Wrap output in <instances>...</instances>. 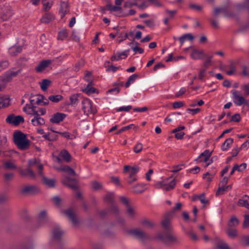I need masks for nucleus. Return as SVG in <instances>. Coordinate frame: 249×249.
I'll use <instances>...</instances> for the list:
<instances>
[{
  "instance_id": "f257e3e1",
  "label": "nucleus",
  "mask_w": 249,
  "mask_h": 249,
  "mask_svg": "<svg viewBox=\"0 0 249 249\" xmlns=\"http://www.w3.org/2000/svg\"><path fill=\"white\" fill-rule=\"evenodd\" d=\"M14 142L18 148L21 150L29 149L31 142L27 138L26 135L21 131H17L14 134Z\"/></svg>"
},
{
  "instance_id": "f03ea898",
  "label": "nucleus",
  "mask_w": 249,
  "mask_h": 249,
  "mask_svg": "<svg viewBox=\"0 0 249 249\" xmlns=\"http://www.w3.org/2000/svg\"><path fill=\"white\" fill-rule=\"evenodd\" d=\"M182 208V204L180 202L177 203L176 206L169 212L165 214L164 219L161 222L163 227L166 230H170V220L174 216L176 211H179Z\"/></svg>"
},
{
  "instance_id": "7ed1b4c3",
  "label": "nucleus",
  "mask_w": 249,
  "mask_h": 249,
  "mask_svg": "<svg viewBox=\"0 0 249 249\" xmlns=\"http://www.w3.org/2000/svg\"><path fill=\"white\" fill-rule=\"evenodd\" d=\"M157 238L168 246L173 244H178L179 242V239L177 237L169 232L160 233L158 235Z\"/></svg>"
},
{
  "instance_id": "20e7f679",
  "label": "nucleus",
  "mask_w": 249,
  "mask_h": 249,
  "mask_svg": "<svg viewBox=\"0 0 249 249\" xmlns=\"http://www.w3.org/2000/svg\"><path fill=\"white\" fill-rule=\"evenodd\" d=\"M82 109L84 114L89 115V114H94L96 113V109L92 106L91 101L88 99H84L82 102Z\"/></svg>"
},
{
  "instance_id": "39448f33",
  "label": "nucleus",
  "mask_w": 249,
  "mask_h": 249,
  "mask_svg": "<svg viewBox=\"0 0 249 249\" xmlns=\"http://www.w3.org/2000/svg\"><path fill=\"white\" fill-rule=\"evenodd\" d=\"M52 238L54 241L57 242L59 244H62V236L64 231L62 230L60 227L57 225H54V229L52 230Z\"/></svg>"
},
{
  "instance_id": "423d86ee",
  "label": "nucleus",
  "mask_w": 249,
  "mask_h": 249,
  "mask_svg": "<svg viewBox=\"0 0 249 249\" xmlns=\"http://www.w3.org/2000/svg\"><path fill=\"white\" fill-rule=\"evenodd\" d=\"M128 233L134 237L142 241L149 238V236L144 231L139 228L130 230Z\"/></svg>"
},
{
  "instance_id": "0eeeda50",
  "label": "nucleus",
  "mask_w": 249,
  "mask_h": 249,
  "mask_svg": "<svg viewBox=\"0 0 249 249\" xmlns=\"http://www.w3.org/2000/svg\"><path fill=\"white\" fill-rule=\"evenodd\" d=\"M169 179V178H167L166 180L159 182L156 184V187L159 188H162L166 191L173 189L176 184L175 179H173L168 182Z\"/></svg>"
},
{
  "instance_id": "6e6552de",
  "label": "nucleus",
  "mask_w": 249,
  "mask_h": 249,
  "mask_svg": "<svg viewBox=\"0 0 249 249\" xmlns=\"http://www.w3.org/2000/svg\"><path fill=\"white\" fill-rule=\"evenodd\" d=\"M5 121L8 124L18 126L20 123L24 122V119L21 115L15 116L14 114H11L7 116Z\"/></svg>"
},
{
  "instance_id": "1a4fd4ad",
  "label": "nucleus",
  "mask_w": 249,
  "mask_h": 249,
  "mask_svg": "<svg viewBox=\"0 0 249 249\" xmlns=\"http://www.w3.org/2000/svg\"><path fill=\"white\" fill-rule=\"evenodd\" d=\"M39 188L35 185H27L23 187L20 193L23 195H34L39 193Z\"/></svg>"
},
{
  "instance_id": "9d476101",
  "label": "nucleus",
  "mask_w": 249,
  "mask_h": 249,
  "mask_svg": "<svg viewBox=\"0 0 249 249\" xmlns=\"http://www.w3.org/2000/svg\"><path fill=\"white\" fill-rule=\"evenodd\" d=\"M232 94V98L233 103L238 106H240L242 105H245L247 103V100L241 96L239 95V91L237 90H233L231 91Z\"/></svg>"
},
{
  "instance_id": "9b49d317",
  "label": "nucleus",
  "mask_w": 249,
  "mask_h": 249,
  "mask_svg": "<svg viewBox=\"0 0 249 249\" xmlns=\"http://www.w3.org/2000/svg\"><path fill=\"white\" fill-rule=\"evenodd\" d=\"M62 183L74 190L77 189L78 188V185L76 183V180L74 178H70L69 177H65L62 180Z\"/></svg>"
},
{
  "instance_id": "f8f14e48",
  "label": "nucleus",
  "mask_w": 249,
  "mask_h": 249,
  "mask_svg": "<svg viewBox=\"0 0 249 249\" xmlns=\"http://www.w3.org/2000/svg\"><path fill=\"white\" fill-rule=\"evenodd\" d=\"M66 117V115L63 113L57 112L52 115L50 121L52 123L59 124Z\"/></svg>"
},
{
  "instance_id": "ddd939ff",
  "label": "nucleus",
  "mask_w": 249,
  "mask_h": 249,
  "mask_svg": "<svg viewBox=\"0 0 249 249\" xmlns=\"http://www.w3.org/2000/svg\"><path fill=\"white\" fill-rule=\"evenodd\" d=\"M212 153L209 150L206 149L201 153L195 160L199 162H207L211 156Z\"/></svg>"
},
{
  "instance_id": "4468645a",
  "label": "nucleus",
  "mask_w": 249,
  "mask_h": 249,
  "mask_svg": "<svg viewBox=\"0 0 249 249\" xmlns=\"http://www.w3.org/2000/svg\"><path fill=\"white\" fill-rule=\"evenodd\" d=\"M52 63L49 59L43 60L40 62L39 64L36 67L35 70L37 72H42Z\"/></svg>"
},
{
  "instance_id": "2eb2a0df",
  "label": "nucleus",
  "mask_w": 249,
  "mask_h": 249,
  "mask_svg": "<svg viewBox=\"0 0 249 249\" xmlns=\"http://www.w3.org/2000/svg\"><path fill=\"white\" fill-rule=\"evenodd\" d=\"M63 213L69 217L73 225H76L78 224V220L72 209L65 210L63 211Z\"/></svg>"
},
{
  "instance_id": "dca6fc26",
  "label": "nucleus",
  "mask_w": 249,
  "mask_h": 249,
  "mask_svg": "<svg viewBox=\"0 0 249 249\" xmlns=\"http://www.w3.org/2000/svg\"><path fill=\"white\" fill-rule=\"evenodd\" d=\"M87 81L89 83L87 85L86 88L83 90V91L88 95L96 92H98V90L92 87V85L93 84L92 79H87Z\"/></svg>"
},
{
  "instance_id": "f3484780",
  "label": "nucleus",
  "mask_w": 249,
  "mask_h": 249,
  "mask_svg": "<svg viewBox=\"0 0 249 249\" xmlns=\"http://www.w3.org/2000/svg\"><path fill=\"white\" fill-rule=\"evenodd\" d=\"M237 204L239 206L249 209V196L246 195H244L239 199Z\"/></svg>"
},
{
  "instance_id": "a211bd4d",
  "label": "nucleus",
  "mask_w": 249,
  "mask_h": 249,
  "mask_svg": "<svg viewBox=\"0 0 249 249\" xmlns=\"http://www.w3.org/2000/svg\"><path fill=\"white\" fill-rule=\"evenodd\" d=\"M69 7L67 2L62 1L60 4L59 12L61 14V18H63L69 12Z\"/></svg>"
},
{
  "instance_id": "6ab92c4d",
  "label": "nucleus",
  "mask_w": 249,
  "mask_h": 249,
  "mask_svg": "<svg viewBox=\"0 0 249 249\" xmlns=\"http://www.w3.org/2000/svg\"><path fill=\"white\" fill-rule=\"evenodd\" d=\"M22 50V47L21 46H14L9 49L8 52L11 56H16L20 53Z\"/></svg>"
},
{
  "instance_id": "aec40b11",
  "label": "nucleus",
  "mask_w": 249,
  "mask_h": 249,
  "mask_svg": "<svg viewBox=\"0 0 249 249\" xmlns=\"http://www.w3.org/2000/svg\"><path fill=\"white\" fill-rule=\"evenodd\" d=\"M204 55V53L203 51L195 49L192 51L191 54V57L193 59L196 60L202 58Z\"/></svg>"
},
{
  "instance_id": "412c9836",
  "label": "nucleus",
  "mask_w": 249,
  "mask_h": 249,
  "mask_svg": "<svg viewBox=\"0 0 249 249\" xmlns=\"http://www.w3.org/2000/svg\"><path fill=\"white\" fill-rule=\"evenodd\" d=\"M38 222L40 225H42L45 224L46 222L48 221V219L47 217V213L45 211H41L38 214Z\"/></svg>"
},
{
  "instance_id": "4be33fe9",
  "label": "nucleus",
  "mask_w": 249,
  "mask_h": 249,
  "mask_svg": "<svg viewBox=\"0 0 249 249\" xmlns=\"http://www.w3.org/2000/svg\"><path fill=\"white\" fill-rule=\"evenodd\" d=\"M37 98L36 100V104L37 105H40L42 103L43 105L47 106L49 104V98L46 99L44 96L42 95H37Z\"/></svg>"
},
{
  "instance_id": "5701e85b",
  "label": "nucleus",
  "mask_w": 249,
  "mask_h": 249,
  "mask_svg": "<svg viewBox=\"0 0 249 249\" xmlns=\"http://www.w3.org/2000/svg\"><path fill=\"white\" fill-rule=\"evenodd\" d=\"M54 19V17L53 14L48 13H46L41 19V21L42 23H48Z\"/></svg>"
},
{
  "instance_id": "b1692460",
  "label": "nucleus",
  "mask_w": 249,
  "mask_h": 249,
  "mask_svg": "<svg viewBox=\"0 0 249 249\" xmlns=\"http://www.w3.org/2000/svg\"><path fill=\"white\" fill-rule=\"evenodd\" d=\"M233 142V139L232 138H228L225 140L222 144L221 149L222 151H227Z\"/></svg>"
},
{
  "instance_id": "393cba45",
  "label": "nucleus",
  "mask_w": 249,
  "mask_h": 249,
  "mask_svg": "<svg viewBox=\"0 0 249 249\" xmlns=\"http://www.w3.org/2000/svg\"><path fill=\"white\" fill-rule=\"evenodd\" d=\"M81 97V94H74L70 97V105L75 106L77 105L79 98Z\"/></svg>"
},
{
  "instance_id": "a878e982",
  "label": "nucleus",
  "mask_w": 249,
  "mask_h": 249,
  "mask_svg": "<svg viewBox=\"0 0 249 249\" xmlns=\"http://www.w3.org/2000/svg\"><path fill=\"white\" fill-rule=\"evenodd\" d=\"M43 182L49 187H53L55 186V180L54 179L49 178L45 176H42Z\"/></svg>"
},
{
  "instance_id": "bb28decb",
  "label": "nucleus",
  "mask_w": 249,
  "mask_h": 249,
  "mask_svg": "<svg viewBox=\"0 0 249 249\" xmlns=\"http://www.w3.org/2000/svg\"><path fill=\"white\" fill-rule=\"evenodd\" d=\"M20 174L23 176H29L32 178H34L35 177L34 172L30 168L21 170L20 171Z\"/></svg>"
},
{
  "instance_id": "cd10ccee",
  "label": "nucleus",
  "mask_w": 249,
  "mask_h": 249,
  "mask_svg": "<svg viewBox=\"0 0 249 249\" xmlns=\"http://www.w3.org/2000/svg\"><path fill=\"white\" fill-rule=\"evenodd\" d=\"M31 123L34 126L41 125L45 124V120L40 117L38 118H34L31 120Z\"/></svg>"
},
{
  "instance_id": "c85d7f7f",
  "label": "nucleus",
  "mask_w": 249,
  "mask_h": 249,
  "mask_svg": "<svg viewBox=\"0 0 249 249\" xmlns=\"http://www.w3.org/2000/svg\"><path fill=\"white\" fill-rule=\"evenodd\" d=\"M61 171L68 173L69 175L75 176L76 173L75 171L71 167L68 165H63L60 167V169Z\"/></svg>"
},
{
  "instance_id": "c756f323",
  "label": "nucleus",
  "mask_w": 249,
  "mask_h": 249,
  "mask_svg": "<svg viewBox=\"0 0 249 249\" xmlns=\"http://www.w3.org/2000/svg\"><path fill=\"white\" fill-rule=\"evenodd\" d=\"M220 12H223L224 13V16L228 18L231 17L233 16L231 14L226 12V8L224 7L214 8V14L215 16H216Z\"/></svg>"
},
{
  "instance_id": "7c9ffc66",
  "label": "nucleus",
  "mask_w": 249,
  "mask_h": 249,
  "mask_svg": "<svg viewBox=\"0 0 249 249\" xmlns=\"http://www.w3.org/2000/svg\"><path fill=\"white\" fill-rule=\"evenodd\" d=\"M229 70L227 71V74L228 75H232L234 74L236 72V65L234 63L231 62L229 65Z\"/></svg>"
},
{
  "instance_id": "2f4dec72",
  "label": "nucleus",
  "mask_w": 249,
  "mask_h": 249,
  "mask_svg": "<svg viewBox=\"0 0 249 249\" xmlns=\"http://www.w3.org/2000/svg\"><path fill=\"white\" fill-rule=\"evenodd\" d=\"M139 77V75L137 73H134L129 77L127 82L125 84V87L128 88L131 84L134 83L135 81Z\"/></svg>"
},
{
  "instance_id": "473e14b6",
  "label": "nucleus",
  "mask_w": 249,
  "mask_h": 249,
  "mask_svg": "<svg viewBox=\"0 0 249 249\" xmlns=\"http://www.w3.org/2000/svg\"><path fill=\"white\" fill-rule=\"evenodd\" d=\"M42 137H43L45 140L50 142L56 141L58 138V136L56 135L51 134L50 133L45 134L42 136Z\"/></svg>"
},
{
  "instance_id": "72a5a7b5",
  "label": "nucleus",
  "mask_w": 249,
  "mask_h": 249,
  "mask_svg": "<svg viewBox=\"0 0 249 249\" xmlns=\"http://www.w3.org/2000/svg\"><path fill=\"white\" fill-rule=\"evenodd\" d=\"M187 36L189 37V40L190 41H192L194 38V36L190 33L184 34L178 38L181 46H182L184 42L186 41L185 37Z\"/></svg>"
},
{
  "instance_id": "f704fd0d",
  "label": "nucleus",
  "mask_w": 249,
  "mask_h": 249,
  "mask_svg": "<svg viewBox=\"0 0 249 249\" xmlns=\"http://www.w3.org/2000/svg\"><path fill=\"white\" fill-rule=\"evenodd\" d=\"M61 158L66 161L70 162L71 159V156L66 150H63L60 153Z\"/></svg>"
},
{
  "instance_id": "c9c22d12",
  "label": "nucleus",
  "mask_w": 249,
  "mask_h": 249,
  "mask_svg": "<svg viewBox=\"0 0 249 249\" xmlns=\"http://www.w3.org/2000/svg\"><path fill=\"white\" fill-rule=\"evenodd\" d=\"M240 243L243 246H249V235L242 236L240 239Z\"/></svg>"
},
{
  "instance_id": "e433bc0d",
  "label": "nucleus",
  "mask_w": 249,
  "mask_h": 249,
  "mask_svg": "<svg viewBox=\"0 0 249 249\" xmlns=\"http://www.w3.org/2000/svg\"><path fill=\"white\" fill-rule=\"evenodd\" d=\"M51 83V81L47 79H44L42 80V82L40 84V87L41 89L43 91H45L47 89L48 87L49 86L50 84Z\"/></svg>"
},
{
  "instance_id": "4c0bfd02",
  "label": "nucleus",
  "mask_w": 249,
  "mask_h": 249,
  "mask_svg": "<svg viewBox=\"0 0 249 249\" xmlns=\"http://www.w3.org/2000/svg\"><path fill=\"white\" fill-rule=\"evenodd\" d=\"M109 63H110V62L109 61H106L104 64L105 67L107 68L106 71H112L113 72H115L119 69V67H115L112 65H109V66L107 65V64H109Z\"/></svg>"
},
{
  "instance_id": "58836bf2",
  "label": "nucleus",
  "mask_w": 249,
  "mask_h": 249,
  "mask_svg": "<svg viewBox=\"0 0 249 249\" xmlns=\"http://www.w3.org/2000/svg\"><path fill=\"white\" fill-rule=\"evenodd\" d=\"M63 99V97L60 95H51L49 97V100L53 103H58Z\"/></svg>"
},
{
  "instance_id": "ea45409f",
  "label": "nucleus",
  "mask_w": 249,
  "mask_h": 249,
  "mask_svg": "<svg viewBox=\"0 0 249 249\" xmlns=\"http://www.w3.org/2000/svg\"><path fill=\"white\" fill-rule=\"evenodd\" d=\"M10 104V100L7 98L0 97V108L8 107Z\"/></svg>"
},
{
  "instance_id": "a19ab883",
  "label": "nucleus",
  "mask_w": 249,
  "mask_h": 249,
  "mask_svg": "<svg viewBox=\"0 0 249 249\" xmlns=\"http://www.w3.org/2000/svg\"><path fill=\"white\" fill-rule=\"evenodd\" d=\"M68 31L66 29H63L61 31L59 32L57 38L59 40H64L68 37Z\"/></svg>"
},
{
  "instance_id": "79ce46f5",
  "label": "nucleus",
  "mask_w": 249,
  "mask_h": 249,
  "mask_svg": "<svg viewBox=\"0 0 249 249\" xmlns=\"http://www.w3.org/2000/svg\"><path fill=\"white\" fill-rule=\"evenodd\" d=\"M12 14L13 13L10 10L7 11L6 13H1L0 14V18L2 20H7L12 16Z\"/></svg>"
},
{
  "instance_id": "37998d69",
  "label": "nucleus",
  "mask_w": 249,
  "mask_h": 249,
  "mask_svg": "<svg viewBox=\"0 0 249 249\" xmlns=\"http://www.w3.org/2000/svg\"><path fill=\"white\" fill-rule=\"evenodd\" d=\"M12 14L13 13L10 10L7 11L6 13H1L0 14V18L2 20H7L12 16Z\"/></svg>"
},
{
  "instance_id": "c03bdc74",
  "label": "nucleus",
  "mask_w": 249,
  "mask_h": 249,
  "mask_svg": "<svg viewBox=\"0 0 249 249\" xmlns=\"http://www.w3.org/2000/svg\"><path fill=\"white\" fill-rule=\"evenodd\" d=\"M136 127L134 124H130L128 125L123 127L120 129H119L118 131L115 132V134L119 135L120 133H122L123 132H124L125 131L128 130L130 129H134Z\"/></svg>"
},
{
  "instance_id": "a18cd8bd",
  "label": "nucleus",
  "mask_w": 249,
  "mask_h": 249,
  "mask_svg": "<svg viewBox=\"0 0 249 249\" xmlns=\"http://www.w3.org/2000/svg\"><path fill=\"white\" fill-rule=\"evenodd\" d=\"M7 143V138L6 136H0V154L2 152V149L5 147V145Z\"/></svg>"
},
{
  "instance_id": "49530a36",
  "label": "nucleus",
  "mask_w": 249,
  "mask_h": 249,
  "mask_svg": "<svg viewBox=\"0 0 249 249\" xmlns=\"http://www.w3.org/2000/svg\"><path fill=\"white\" fill-rule=\"evenodd\" d=\"M141 224L147 228H153L155 224L154 223L151 221H149L147 219H143L141 221Z\"/></svg>"
},
{
  "instance_id": "de8ad7c7",
  "label": "nucleus",
  "mask_w": 249,
  "mask_h": 249,
  "mask_svg": "<svg viewBox=\"0 0 249 249\" xmlns=\"http://www.w3.org/2000/svg\"><path fill=\"white\" fill-rule=\"evenodd\" d=\"M227 233L228 235L231 238H235L237 236V231L233 229H229L227 231Z\"/></svg>"
},
{
  "instance_id": "09e8293b",
  "label": "nucleus",
  "mask_w": 249,
  "mask_h": 249,
  "mask_svg": "<svg viewBox=\"0 0 249 249\" xmlns=\"http://www.w3.org/2000/svg\"><path fill=\"white\" fill-rule=\"evenodd\" d=\"M185 234L189 236L191 239L194 241H196L198 240V237L197 235L195 232H194L193 230H190L189 231H186L185 232Z\"/></svg>"
},
{
  "instance_id": "8fccbe9b",
  "label": "nucleus",
  "mask_w": 249,
  "mask_h": 249,
  "mask_svg": "<svg viewBox=\"0 0 249 249\" xmlns=\"http://www.w3.org/2000/svg\"><path fill=\"white\" fill-rule=\"evenodd\" d=\"M238 219L235 216H233L230 219L228 225L229 227H233L238 225Z\"/></svg>"
},
{
  "instance_id": "3c124183",
  "label": "nucleus",
  "mask_w": 249,
  "mask_h": 249,
  "mask_svg": "<svg viewBox=\"0 0 249 249\" xmlns=\"http://www.w3.org/2000/svg\"><path fill=\"white\" fill-rule=\"evenodd\" d=\"M104 200L108 203L113 204V195L112 194H108L104 197Z\"/></svg>"
},
{
  "instance_id": "603ef678",
  "label": "nucleus",
  "mask_w": 249,
  "mask_h": 249,
  "mask_svg": "<svg viewBox=\"0 0 249 249\" xmlns=\"http://www.w3.org/2000/svg\"><path fill=\"white\" fill-rule=\"evenodd\" d=\"M140 167L138 166H134L131 168L130 171L128 173L130 176H135L136 174L139 171Z\"/></svg>"
},
{
  "instance_id": "864d4df0",
  "label": "nucleus",
  "mask_w": 249,
  "mask_h": 249,
  "mask_svg": "<svg viewBox=\"0 0 249 249\" xmlns=\"http://www.w3.org/2000/svg\"><path fill=\"white\" fill-rule=\"evenodd\" d=\"M129 51V50L128 49L122 52H117V54L118 55L120 59H125L127 57Z\"/></svg>"
},
{
  "instance_id": "5fc2aeb1",
  "label": "nucleus",
  "mask_w": 249,
  "mask_h": 249,
  "mask_svg": "<svg viewBox=\"0 0 249 249\" xmlns=\"http://www.w3.org/2000/svg\"><path fill=\"white\" fill-rule=\"evenodd\" d=\"M225 191H226L225 185L219 184V186L218 187L217 191L216 192L215 195L216 196H218L220 195H223L224 194V192Z\"/></svg>"
},
{
  "instance_id": "6e6d98bb",
  "label": "nucleus",
  "mask_w": 249,
  "mask_h": 249,
  "mask_svg": "<svg viewBox=\"0 0 249 249\" xmlns=\"http://www.w3.org/2000/svg\"><path fill=\"white\" fill-rule=\"evenodd\" d=\"M189 8L197 11H201L202 10V6L198 4L191 3L189 5Z\"/></svg>"
},
{
  "instance_id": "4d7b16f0",
  "label": "nucleus",
  "mask_w": 249,
  "mask_h": 249,
  "mask_svg": "<svg viewBox=\"0 0 249 249\" xmlns=\"http://www.w3.org/2000/svg\"><path fill=\"white\" fill-rule=\"evenodd\" d=\"M215 248L216 249H230L229 246L223 241H221L218 245H217Z\"/></svg>"
},
{
  "instance_id": "13d9d810",
  "label": "nucleus",
  "mask_w": 249,
  "mask_h": 249,
  "mask_svg": "<svg viewBox=\"0 0 249 249\" xmlns=\"http://www.w3.org/2000/svg\"><path fill=\"white\" fill-rule=\"evenodd\" d=\"M128 37V34L126 33H121L119 34V36L118 37V41L119 43H121L123 41L125 40Z\"/></svg>"
},
{
  "instance_id": "bf43d9fd",
  "label": "nucleus",
  "mask_w": 249,
  "mask_h": 249,
  "mask_svg": "<svg viewBox=\"0 0 249 249\" xmlns=\"http://www.w3.org/2000/svg\"><path fill=\"white\" fill-rule=\"evenodd\" d=\"M109 211H110L111 213H114L115 214H119V210L118 207L114 203L110 206L109 208Z\"/></svg>"
},
{
  "instance_id": "052dcab7",
  "label": "nucleus",
  "mask_w": 249,
  "mask_h": 249,
  "mask_svg": "<svg viewBox=\"0 0 249 249\" xmlns=\"http://www.w3.org/2000/svg\"><path fill=\"white\" fill-rule=\"evenodd\" d=\"M107 9L110 11H118L121 9V7L120 6L117 5L112 6L110 4H107Z\"/></svg>"
},
{
  "instance_id": "680f3d73",
  "label": "nucleus",
  "mask_w": 249,
  "mask_h": 249,
  "mask_svg": "<svg viewBox=\"0 0 249 249\" xmlns=\"http://www.w3.org/2000/svg\"><path fill=\"white\" fill-rule=\"evenodd\" d=\"M248 227H249V214H246L244 215L243 228L246 229Z\"/></svg>"
},
{
  "instance_id": "e2e57ef3",
  "label": "nucleus",
  "mask_w": 249,
  "mask_h": 249,
  "mask_svg": "<svg viewBox=\"0 0 249 249\" xmlns=\"http://www.w3.org/2000/svg\"><path fill=\"white\" fill-rule=\"evenodd\" d=\"M165 13L168 15V17L169 18V19H170L173 18L174 16L177 14V10H170L168 9H166Z\"/></svg>"
},
{
  "instance_id": "0e129e2a",
  "label": "nucleus",
  "mask_w": 249,
  "mask_h": 249,
  "mask_svg": "<svg viewBox=\"0 0 249 249\" xmlns=\"http://www.w3.org/2000/svg\"><path fill=\"white\" fill-rule=\"evenodd\" d=\"M206 69H202L200 70L198 77V79L201 81H204V77L206 75Z\"/></svg>"
},
{
  "instance_id": "69168bd1",
  "label": "nucleus",
  "mask_w": 249,
  "mask_h": 249,
  "mask_svg": "<svg viewBox=\"0 0 249 249\" xmlns=\"http://www.w3.org/2000/svg\"><path fill=\"white\" fill-rule=\"evenodd\" d=\"M142 147L143 146L142 143H138L134 147L133 150L134 152L136 153H140L142 151Z\"/></svg>"
},
{
  "instance_id": "338daca9",
  "label": "nucleus",
  "mask_w": 249,
  "mask_h": 249,
  "mask_svg": "<svg viewBox=\"0 0 249 249\" xmlns=\"http://www.w3.org/2000/svg\"><path fill=\"white\" fill-rule=\"evenodd\" d=\"M241 120V117L239 113H236L231 117L230 122H239Z\"/></svg>"
},
{
  "instance_id": "774afa93",
  "label": "nucleus",
  "mask_w": 249,
  "mask_h": 249,
  "mask_svg": "<svg viewBox=\"0 0 249 249\" xmlns=\"http://www.w3.org/2000/svg\"><path fill=\"white\" fill-rule=\"evenodd\" d=\"M241 89L245 91L244 94L245 96L249 95V83L242 85Z\"/></svg>"
}]
</instances>
